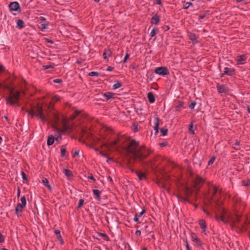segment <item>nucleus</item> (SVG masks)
Returning a JSON list of instances; mask_svg holds the SVG:
<instances>
[{
    "label": "nucleus",
    "mask_w": 250,
    "mask_h": 250,
    "mask_svg": "<svg viewBox=\"0 0 250 250\" xmlns=\"http://www.w3.org/2000/svg\"><path fill=\"white\" fill-rule=\"evenodd\" d=\"M141 148L142 146H139V143L133 140L130 141L125 150L127 152L132 154L134 158L141 159L145 157L141 151Z\"/></svg>",
    "instance_id": "nucleus-1"
},
{
    "label": "nucleus",
    "mask_w": 250,
    "mask_h": 250,
    "mask_svg": "<svg viewBox=\"0 0 250 250\" xmlns=\"http://www.w3.org/2000/svg\"><path fill=\"white\" fill-rule=\"evenodd\" d=\"M19 97V92L17 91H14L13 89L10 90V95L8 98L6 99L7 103L10 104H13L17 103Z\"/></svg>",
    "instance_id": "nucleus-2"
},
{
    "label": "nucleus",
    "mask_w": 250,
    "mask_h": 250,
    "mask_svg": "<svg viewBox=\"0 0 250 250\" xmlns=\"http://www.w3.org/2000/svg\"><path fill=\"white\" fill-rule=\"evenodd\" d=\"M21 204H18L15 208V213L18 216L21 215V213L22 211V209L26 206V200L24 196H23L21 199Z\"/></svg>",
    "instance_id": "nucleus-3"
},
{
    "label": "nucleus",
    "mask_w": 250,
    "mask_h": 250,
    "mask_svg": "<svg viewBox=\"0 0 250 250\" xmlns=\"http://www.w3.org/2000/svg\"><path fill=\"white\" fill-rule=\"evenodd\" d=\"M28 114L31 116V117H33L35 115V112L33 111H28ZM36 116L37 117L39 118L43 122L45 121V118L42 112V107L38 105L36 110L35 113Z\"/></svg>",
    "instance_id": "nucleus-4"
},
{
    "label": "nucleus",
    "mask_w": 250,
    "mask_h": 250,
    "mask_svg": "<svg viewBox=\"0 0 250 250\" xmlns=\"http://www.w3.org/2000/svg\"><path fill=\"white\" fill-rule=\"evenodd\" d=\"M9 8L11 11H20V6L17 1L12 2L9 5Z\"/></svg>",
    "instance_id": "nucleus-5"
},
{
    "label": "nucleus",
    "mask_w": 250,
    "mask_h": 250,
    "mask_svg": "<svg viewBox=\"0 0 250 250\" xmlns=\"http://www.w3.org/2000/svg\"><path fill=\"white\" fill-rule=\"evenodd\" d=\"M155 73L160 75H166L168 74L167 69L165 67H159L155 70Z\"/></svg>",
    "instance_id": "nucleus-6"
},
{
    "label": "nucleus",
    "mask_w": 250,
    "mask_h": 250,
    "mask_svg": "<svg viewBox=\"0 0 250 250\" xmlns=\"http://www.w3.org/2000/svg\"><path fill=\"white\" fill-rule=\"evenodd\" d=\"M234 73V69L228 67H225L223 73L220 74L221 77H223L225 75L232 76Z\"/></svg>",
    "instance_id": "nucleus-7"
},
{
    "label": "nucleus",
    "mask_w": 250,
    "mask_h": 250,
    "mask_svg": "<svg viewBox=\"0 0 250 250\" xmlns=\"http://www.w3.org/2000/svg\"><path fill=\"white\" fill-rule=\"evenodd\" d=\"M204 181V180L202 178H201L199 176H197L196 180L194 182V188L195 189H197L199 187H200L203 184Z\"/></svg>",
    "instance_id": "nucleus-8"
},
{
    "label": "nucleus",
    "mask_w": 250,
    "mask_h": 250,
    "mask_svg": "<svg viewBox=\"0 0 250 250\" xmlns=\"http://www.w3.org/2000/svg\"><path fill=\"white\" fill-rule=\"evenodd\" d=\"M217 88L218 92L219 93H226L228 90L227 86L225 85H220V84H217Z\"/></svg>",
    "instance_id": "nucleus-9"
},
{
    "label": "nucleus",
    "mask_w": 250,
    "mask_h": 250,
    "mask_svg": "<svg viewBox=\"0 0 250 250\" xmlns=\"http://www.w3.org/2000/svg\"><path fill=\"white\" fill-rule=\"evenodd\" d=\"M189 39L192 41L193 44H196L197 43L198 41L196 35L193 33H189Z\"/></svg>",
    "instance_id": "nucleus-10"
},
{
    "label": "nucleus",
    "mask_w": 250,
    "mask_h": 250,
    "mask_svg": "<svg viewBox=\"0 0 250 250\" xmlns=\"http://www.w3.org/2000/svg\"><path fill=\"white\" fill-rule=\"evenodd\" d=\"M238 64H243V61L246 60V56L244 55H239L237 57Z\"/></svg>",
    "instance_id": "nucleus-11"
},
{
    "label": "nucleus",
    "mask_w": 250,
    "mask_h": 250,
    "mask_svg": "<svg viewBox=\"0 0 250 250\" xmlns=\"http://www.w3.org/2000/svg\"><path fill=\"white\" fill-rule=\"evenodd\" d=\"M160 21L159 17L155 15L154 16H153L151 19V23L152 24H157Z\"/></svg>",
    "instance_id": "nucleus-12"
},
{
    "label": "nucleus",
    "mask_w": 250,
    "mask_h": 250,
    "mask_svg": "<svg viewBox=\"0 0 250 250\" xmlns=\"http://www.w3.org/2000/svg\"><path fill=\"white\" fill-rule=\"evenodd\" d=\"M147 98L150 103H153L155 102V99L153 94L151 92L147 93Z\"/></svg>",
    "instance_id": "nucleus-13"
},
{
    "label": "nucleus",
    "mask_w": 250,
    "mask_h": 250,
    "mask_svg": "<svg viewBox=\"0 0 250 250\" xmlns=\"http://www.w3.org/2000/svg\"><path fill=\"white\" fill-rule=\"evenodd\" d=\"M55 233L56 234L57 238L59 240V241H60V244L61 245H62L63 244V239L61 235L60 231L59 230H56L55 231Z\"/></svg>",
    "instance_id": "nucleus-14"
},
{
    "label": "nucleus",
    "mask_w": 250,
    "mask_h": 250,
    "mask_svg": "<svg viewBox=\"0 0 250 250\" xmlns=\"http://www.w3.org/2000/svg\"><path fill=\"white\" fill-rule=\"evenodd\" d=\"M111 54L112 52L110 50H105L103 53L104 58L105 60L107 59L111 55Z\"/></svg>",
    "instance_id": "nucleus-15"
},
{
    "label": "nucleus",
    "mask_w": 250,
    "mask_h": 250,
    "mask_svg": "<svg viewBox=\"0 0 250 250\" xmlns=\"http://www.w3.org/2000/svg\"><path fill=\"white\" fill-rule=\"evenodd\" d=\"M42 182L43 184V185L45 187H46L49 190L51 191L52 190V188H51V186H50V185L49 184V182L46 178H42Z\"/></svg>",
    "instance_id": "nucleus-16"
},
{
    "label": "nucleus",
    "mask_w": 250,
    "mask_h": 250,
    "mask_svg": "<svg viewBox=\"0 0 250 250\" xmlns=\"http://www.w3.org/2000/svg\"><path fill=\"white\" fill-rule=\"evenodd\" d=\"M136 173L140 180H144L146 179V175L144 173L140 171H136Z\"/></svg>",
    "instance_id": "nucleus-17"
},
{
    "label": "nucleus",
    "mask_w": 250,
    "mask_h": 250,
    "mask_svg": "<svg viewBox=\"0 0 250 250\" xmlns=\"http://www.w3.org/2000/svg\"><path fill=\"white\" fill-rule=\"evenodd\" d=\"M54 137L52 135H49L48 137L47 144L48 146L52 145L54 142Z\"/></svg>",
    "instance_id": "nucleus-18"
},
{
    "label": "nucleus",
    "mask_w": 250,
    "mask_h": 250,
    "mask_svg": "<svg viewBox=\"0 0 250 250\" xmlns=\"http://www.w3.org/2000/svg\"><path fill=\"white\" fill-rule=\"evenodd\" d=\"M114 94L111 92H107L104 93L103 94V96L105 97L106 100H108L110 99H112L114 98Z\"/></svg>",
    "instance_id": "nucleus-19"
},
{
    "label": "nucleus",
    "mask_w": 250,
    "mask_h": 250,
    "mask_svg": "<svg viewBox=\"0 0 250 250\" xmlns=\"http://www.w3.org/2000/svg\"><path fill=\"white\" fill-rule=\"evenodd\" d=\"M199 225H200L201 228L203 230V231L205 232L206 231V228H207L205 221L204 220H201L199 221Z\"/></svg>",
    "instance_id": "nucleus-20"
},
{
    "label": "nucleus",
    "mask_w": 250,
    "mask_h": 250,
    "mask_svg": "<svg viewBox=\"0 0 250 250\" xmlns=\"http://www.w3.org/2000/svg\"><path fill=\"white\" fill-rule=\"evenodd\" d=\"M63 172L67 178H71L73 176L72 172L68 169H64Z\"/></svg>",
    "instance_id": "nucleus-21"
},
{
    "label": "nucleus",
    "mask_w": 250,
    "mask_h": 250,
    "mask_svg": "<svg viewBox=\"0 0 250 250\" xmlns=\"http://www.w3.org/2000/svg\"><path fill=\"white\" fill-rule=\"evenodd\" d=\"M155 121H156V122L155 123V125H154V130L155 131V133H157L158 132V131H159L158 128H159V120L158 118L156 117L155 118Z\"/></svg>",
    "instance_id": "nucleus-22"
},
{
    "label": "nucleus",
    "mask_w": 250,
    "mask_h": 250,
    "mask_svg": "<svg viewBox=\"0 0 250 250\" xmlns=\"http://www.w3.org/2000/svg\"><path fill=\"white\" fill-rule=\"evenodd\" d=\"M158 29L156 28H153L150 33V36L151 38L153 37L157 33Z\"/></svg>",
    "instance_id": "nucleus-23"
},
{
    "label": "nucleus",
    "mask_w": 250,
    "mask_h": 250,
    "mask_svg": "<svg viewBox=\"0 0 250 250\" xmlns=\"http://www.w3.org/2000/svg\"><path fill=\"white\" fill-rule=\"evenodd\" d=\"M17 24L20 29H21L24 27V22L23 21L21 20H19L17 21Z\"/></svg>",
    "instance_id": "nucleus-24"
},
{
    "label": "nucleus",
    "mask_w": 250,
    "mask_h": 250,
    "mask_svg": "<svg viewBox=\"0 0 250 250\" xmlns=\"http://www.w3.org/2000/svg\"><path fill=\"white\" fill-rule=\"evenodd\" d=\"M93 192L95 195L97 197L98 200L100 199V193L101 192L98 189H94Z\"/></svg>",
    "instance_id": "nucleus-25"
},
{
    "label": "nucleus",
    "mask_w": 250,
    "mask_h": 250,
    "mask_svg": "<svg viewBox=\"0 0 250 250\" xmlns=\"http://www.w3.org/2000/svg\"><path fill=\"white\" fill-rule=\"evenodd\" d=\"M81 111L78 110H76L74 114L72 115L70 118L71 120H73L76 116H77L79 113H80Z\"/></svg>",
    "instance_id": "nucleus-26"
},
{
    "label": "nucleus",
    "mask_w": 250,
    "mask_h": 250,
    "mask_svg": "<svg viewBox=\"0 0 250 250\" xmlns=\"http://www.w3.org/2000/svg\"><path fill=\"white\" fill-rule=\"evenodd\" d=\"M121 86L122 83L119 82H117L113 85V89H116L120 87Z\"/></svg>",
    "instance_id": "nucleus-27"
},
{
    "label": "nucleus",
    "mask_w": 250,
    "mask_h": 250,
    "mask_svg": "<svg viewBox=\"0 0 250 250\" xmlns=\"http://www.w3.org/2000/svg\"><path fill=\"white\" fill-rule=\"evenodd\" d=\"M183 103L182 102H179L178 104L175 106L176 111H179L181 108L183 106Z\"/></svg>",
    "instance_id": "nucleus-28"
},
{
    "label": "nucleus",
    "mask_w": 250,
    "mask_h": 250,
    "mask_svg": "<svg viewBox=\"0 0 250 250\" xmlns=\"http://www.w3.org/2000/svg\"><path fill=\"white\" fill-rule=\"evenodd\" d=\"M48 24L43 23V24H41V26L40 27V28L41 29V30H43L47 29L48 28Z\"/></svg>",
    "instance_id": "nucleus-29"
},
{
    "label": "nucleus",
    "mask_w": 250,
    "mask_h": 250,
    "mask_svg": "<svg viewBox=\"0 0 250 250\" xmlns=\"http://www.w3.org/2000/svg\"><path fill=\"white\" fill-rule=\"evenodd\" d=\"M119 141L118 139H117L116 140L112 141L111 143H110L108 145H107V147H108L109 146H113L115 145L117 142Z\"/></svg>",
    "instance_id": "nucleus-30"
},
{
    "label": "nucleus",
    "mask_w": 250,
    "mask_h": 250,
    "mask_svg": "<svg viewBox=\"0 0 250 250\" xmlns=\"http://www.w3.org/2000/svg\"><path fill=\"white\" fill-rule=\"evenodd\" d=\"M161 132H162L163 136H166L167 133V129L165 128H162L161 129Z\"/></svg>",
    "instance_id": "nucleus-31"
},
{
    "label": "nucleus",
    "mask_w": 250,
    "mask_h": 250,
    "mask_svg": "<svg viewBox=\"0 0 250 250\" xmlns=\"http://www.w3.org/2000/svg\"><path fill=\"white\" fill-rule=\"evenodd\" d=\"M215 159V157L214 156H212L211 159H210V160L208 162V165H212L213 163V162H214Z\"/></svg>",
    "instance_id": "nucleus-32"
},
{
    "label": "nucleus",
    "mask_w": 250,
    "mask_h": 250,
    "mask_svg": "<svg viewBox=\"0 0 250 250\" xmlns=\"http://www.w3.org/2000/svg\"><path fill=\"white\" fill-rule=\"evenodd\" d=\"M193 124L191 123L190 125H189V131L191 132V133L192 134H194V131L193 129Z\"/></svg>",
    "instance_id": "nucleus-33"
},
{
    "label": "nucleus",
    "mask_w": 250,
    "mask_h": 250,
    "mask_svg": "<svg viewBox=\"0 0 250 250\" xmlns=\"http://www.w3.org/2000/svg\"><path fill=\"white\" fill-rule=\"evenodd\" d=\"M66 149L65 146H63L61 148V154L62 156H64L65 154Z\"/></svg>",
    "instance_id": "nucleus-34"
},
{
    "label": "nucleus",
    "mask_w": 250,
    "mask_h": 250,
    "mask_svg": "<svg viewBox=\"0 0 250 250\" xmlns=\"http://www.w3.org/2000/svg\"><path fill=\"white\" fill-rule=\"evenodd\" d=\"M89 75L90 76H99V73L98 72H97L92 71V72H90L89 73Z\"/></svg>",
    "instance_id": "nucleus-35"
},
{
    "label": "nucleus",
    "mask_w": 250,
    "mask_h": 250,
    "mask_svg": "<svg viewBox=\"0 0 250 250\" xmlns=\"http://www.w3.org/2000/svg\"><path fill=\"white\" fill-rule=\"evenodd\" d=\"M186 193L188 195H189L191 194V190L188 187H187L186 188Z\"/></svg>",
    "instance_id": "nucleus-36"
},
{
    "label": "nucleus",
    "mask_w": 250,
    "mask_h": 250,
    "mask_svg": "<svg viewBox=\"0 0 250 250\" xmlns=\"http://www.w3.org/2000/svg\"><path fill=\"white\" fill-rule=\"evenodd\" d=\"M192 5V3L191 2H186L184 5L185 9H188L189 6Z\"/></svg>",
    "instance_id": "nucleus-37"
},
{
    "label": "nucleus",
    "mask_w": 250,
    "mask_h": 250,
    "mask_svg": "<svg viewBox=\"0 0 250 250\" xmlns=\"http://www.w3.org/2000/svg\"><path fill=\"white\" fill-rule=\"evenodd\" d=\"M21 176H22V179L24 180H25V181H27V179L26 174H25V173L23 171H21Z\"/></svg>",
    "instance_id": "nucleus-38"
},
{
    "label": "nucleus",
    "mask_w": 250,
    "mask_h": 250,
    "mask_svg": "<svg viewBox=\"0 0 250 250\" xmlns=\"http://www.w3.org/2000/svg\"><path fill=\"white\" fill-rule=\"evenodd\" d=\"M79 154H80V150L78 149H76L75 150L74 154L73 155V157H74L75 156H79Z\"/></svg>",
    "instance_id": "nucleus-39"
},
{
    "label": "nucleus",
    "mask_w": 250,
    "mask_h": 250,
    "mask_svg": "<svg viewBox=\"0 0 250 250\" xmlns=\"http://www.w3.org/2000/svg\"><path fill=\"white\" fill-rule=\"evenodd\" d=\"M83 199H80L79 200V205H78V208H81L83 204Z\"/></svg>",
    "instance_id": "nucleus-40"
},
{
    "label": "nucleus",
    "mask_w": 250,
    "mask_h": 250,
    "mask_svg": "<svg viewBox=\"0 0 250 250\" xmlns=\"http://www.w3.org/2000/svg\"><path fill=\"white\" fill-rule=\"evenodd\" d=\"M192 238H193V240L194 241H195L197 244H198L199 245H201V243H200V241L199 240V239H198V238L196 236H195V238L192 237Z\"/></svg>",
    "instance_id": "nucleus-41"
},
{
    "label": "nucleus",
    "mask_w": 250,
    "mask_h": 250,
    "mask_svg": "<svg viewBox=\"0 0 250 250\" xmlns=\"http://www.w3.org/2000/svg\"><path fill=\"white\" fill-rule=\"evenodd\" d=\"M100 235H101L103 237H104L105 240H108V237L107 236V235L103 233H100Z\"/></svg>",
    "instance_id": "nucleus-42"
},
{
    "label": "nucleus",
    "mask_w": 250,
    "mask_h": 250,
    "mask_svg": "<svg viewBox=\"0 0 250 250\" xmlns=\"http://www.w3.org/2000/svg\"><path fill=\"white\" fill-rule=\"evenodd\" d=\"M42 67L43 68L44 70H45V69H47L49 68H51L53 67V66L51 65H46L42 66Z\"/></svg>",
    "instance_id": "nucleus-43"
},
{
    "label": "nucleus",
    "mask_w": 250,
    "mask_h": 250,
    "mask_svg": "<svg viewBox=\"0 0 250 250\" xmlns=\"http://www.w3.org/2000/svg\"><path fill=\"white\" fill-rule=\"evenodd\" d=\"M195 105H196V103L195 102H192L189 105V107L190 109H193L194 108V106H195Z\"/></svg>",
    "instance_id": "nucleus-44"
},
{
    "label": "nucleus",
    "mask_w": 250,
    "mask_h": 250,
    "mask_svg": "<svg viewBox=\"0 0 250 250\" xmlns=\"http://www.w3.org/2000/svg\"><path fill=\"white\" fill-rule=\"evenodd\" d=\"M213 194L216 193L218 191V188L216 186H213Z\"/></svg>",
    "instance_id": "nucleus-45"
},
{
    "label": "nucleus",
    "mask_w": 250,
    "mask_h": 250,
    "mask_svg": "<svg viewBox=\"0 0 250 250\" xmlns=\"http://www.w3.org/2000/svg\"><path fill=\"white\" fill-rule=\"evenodd\" d=\"M128 58H129V54L127 53V54H126V55L124 58V59L123 60V62L125 63Z\"/></svg>",
    "instance_id": "nucleus-46"
},
{
    "label": "nucleus",
    "mask_w": 250,
    "mask_h": 250,
    "mask_svg": "<svg viewBox=\"0 0 250 250\" xmlns=\"http://www.w3.org/2000/svg\"><path fill=\"white\" fill-rule=\"evenodd\" d=\"M145 212V209H143L142 211L140 213H139V214H136V215L139 217H140Z\"/></svg>",
    "instance_id": "nucleus-47"
},
{
    "label": "nucleus",
    "mask_w": 250,
    "mask_h": 250,
    "mask_svg": "<svg viewBox=\"0 0 250 250\" xmlns=\"http://www.w3.org/2000/svg\"><path fill=\"white\" fill-rule=\"evenodd\" d=\"M45 42H46L48 43H50L51 44H53L54 43L53 41L50 39H45Z\"/></svg>",
    "instance_id": "nucleus-48"
},
{
    "label": "nucleus",
    "mask_w": 250,
    "mask_h": 250,
    "mask_svg": "<svg viewBox=\"0 0 250 250\" xmlns=\"http://www.w3.org/2000/svg\"><path fill=\"white\" fill-rule=\"evenodd\" d=\"M4 242V238L2 236V234L0 233V243H2Z\"/></svg>",
    "instance_id": "nucleus-49"
},
{
    "label": "nucleus",
    "mask_w": 250,
    "mask_h": 250,
    "mask_svg": "<svg viewBox=\"0 0 250 250\" xmlns=\"http://www.w3.org/2000/svg\"><path fill=\"white\" fill-rule=\"evenodd\" d=\"M55 139L57 141H59L60 140H61V134L60 133H59V136L57 137H56Z\"/></svg>",
    "instance_id": "nucleus-50"
},
{
    "label": "nucleus",
    "mask_w": 250,
    "mask_h": 250,
    "mask_svg": "<svg viewBox=\"0 0 250 250\" xmlns=\"http://www.w3.org/2000/svg\"><path fill=\"white\" fill-rule=\"evenodd\" d=\"M54 82L55 83H61L62 82V80L60 79H55L54 81Z\"/></svg>",
    "instance_id": "nucleus-51"
},
{
    "label": "nucleus",
    "mask_w": 250,
    "mask_h": 250,
    "mask_svg": "<svg viewBox=\"0 0 250 250\" xmlns=\"http://www.w3.org/2000/svg\"><path fill=\"white\" fill-rule=\"evenodd\" d=\"M60 99V98L59 96L55 95L53 97V100H54L56 101H58Z\"/></svg>",
    "instance_id": "nucleus-52"
},
{
    "label": "nucleus",
    "mask_w": 250,
    "mask_h": 250,
    "mask_svg": "<svg viewBox=\"0 0 250 250\" xmlns=\"http://www.w3.org/2000/svg\"><path fill=\"white\" fill-rule=\"evenodd\" d=\"M139 217L136 214L134 218V220L135 222H137L139 220Z\"/></svg>",
    "instance_id": "nucleus-53"
},
{
    "label": "nucleus",
    "mask_w": 250,
    "mask_h": 250,
    "mask_svg": "<svg viewBox=\"0 0 250 250\" xmlns=\"http://www.w3.org/2000/svg\"><path fill=\"white\" fill-rule=\"evenodd\" d=\"M100 154L102 156H103V157H104L105 158H107V155H106L103 152H102L100 151Z\"/></svg>",
    "instance_id": "nucleus-54"
},
{
    "label": "nucleus",
    "mask_w": 250,
    "mask_h": 250,
    "mask_svg": "<svg viewBox=\"0 0 250 250\" xmlns=\"http://www.w3.org/2000/svg\"><path fill=\"white\" fill-rule=\"evenodd\" d=\"M135 234L137 236H139L141 235V231L140 230H137L135 232Z\"/></svg>",
    "instance_id": "nucleus-55"
},
{
    "label": "nucleus",
    "mask_w": 250,
    "mask_h": 250,
    "mask_svg": "<svg viewBox=\"0 0 250 250\" xmlns=\"http://www.w3.org/2000/svg\"><path fill=\"white\" fill-rule=\"evenodd\" d=\"M39 19L41 21H45L46 20V19L43 17H40Z\"/></svg>",
    "instance_id": "nucleus-56"
},
{
    "label": "nucleus",
    "mask_w": 250,
    "mask_h": 250,
    "mask_svg": "<svg viewBox=\"0 0 250 250\" xmlns=\"http://www.w3.org/2000/svg\"><path fill=\"white\" fill-rule=\"evenodd\" d=\"M3 70V66L0 64V73Z\"/></svg>",
    "instance_id": "nucleus-57"
},
{
    "label": "nucleus",
    "mask_w": 250,
    "mask_h": 250,
    "mask_svg": "<svg viewBox=\"0 0 250 250\" xmlns=\"http://www.w3.org/2000/svg\"><path fill=\"white\" fill-rule=\"evenodd\" d=\"M88 178L95 181V179H94V178L92 176H90L88 177Z\"/></svg>",
    "instance_id": "nucleus-58"
},
{
    "label": "nucleus",
    "mask_w": 250,
    "mask_h": 250,
    "mask_svg": "<svg viewBox=\"0 0 250 250\" xmlns=\"http://www.w3.org/2000/svg\"><path fill=\"white\" fill-rule=\"evenodd\" d=\"M156 0V3L159 5L161 4V0Z\"/></svg>",
    "instance_id": "nucleus-59"
},
{
    "label": "nucleus",
    "mask_w": 250,
    "mask_h": 250,
    "mask_svg": "<svg viewBox=\"0 0 250 250\" xmlns=\"http://www.w3.org/2000/svg\"><path fill=\"white\" fill-rule=\"evenodd\" d=\"M225 215H222L221 216V219L222 221H223V222L224 221V218H225Z\"/></svg>",
    "instance_id": "nucleus-60"
},
{
    "label": "nucleus",
    "mask_w": 250,
    "mask_h": 250,
    "mask_svg": "<svg viewBox=\"0 0 250 250\" xmlns=\"http://www.w3.org/2000/svg\"><path fill=\"white\" fill-rule=\"evenodd\" d=\"M20 196V189L19 188L18 190V193H17V196L18 197H19Z\"/></svg>",
    "instance_id": "nucleus-61"
},
{
    "label": "nucleus",
    "mask_w": 250,
    "mask_h": 250,
    "mask_svg": "<svg viewBox=\"0 0 250 250\" xmlns=\"http://www.w3.org/2000/svg\"><path fill=\"white\" fill-rule=\"evenodd\" d=\"M186 248L187 250H191L188 244H187L186 245Z\"/></svg>",
    "instance_id": "nucleus-62"
},
{
    "label": "nucleus",
    "mask_w": 250,
    "mask_h": 250,
    "mask_svg": "<svg viewBox=\"0 0 250 250\" xmlns=\"http://www.w3.org/2000/svg\"><path fill=\"white\" fill-rule=\"evenodd\" d=\"M204 18V15H200L199 16V20H202V19H203Z\"/></svg>",
    "instance_id": "nucleus-63"
},
{
    "label": "nucleus",
    "mask_w": 250,
    "mask_h": 250,
    "mask_svg": "<svg viewBox=\"0 0 250 250\" xmlns=\"http://www.w3.org/2000/svg\"><path fill=\"white\" fill-rule=\"evenodd\" d=\"M108 71H112L113 70V68L111 67H109L107 69Z\"/></svg>",
    "instance_id": "nucleus-64"
}]
</instances>
